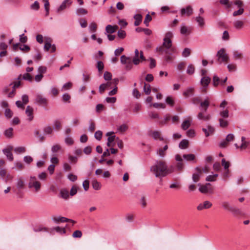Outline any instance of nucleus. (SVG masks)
<instances>
[{"label": "nucleus", "mask_w": 250, "mask_h": 250, "mask_svg": "<svg viewBox=\"0 0 250 250\" xmlns=\"http://www.w3.org/2000/svg\"><path fill=\"white\" fill-rule=\"evenodd\" d=\"M174 169L172 166L168 168L166 162L162 160L156 161L155 164L150 168V171L155 175V177L161 180L162 178L174 172Z\"/></svg>", "instance_id": "1"}, {"label": "nucleus", "mask_w": 250, "mask_h": 250, "mask_svg": "<svg viewBox=\"0 0 250 250\" xmlns=\"http://www.w3.org/2000/svg\"><path fill=\"white\" fill-rule=\"evenodd\" d=\"M173 37V34L171 32H167L166 33L165 38L163 39V42L162 45L158 46L156 48V52L163 54H171L175 52L176 49L172 46V41L171 39Z\"/></svg>", "instance_id": "2"}, {"label": "nucleus", "mask_w": 250, "mask_h": 250, "mask_svg": "<svg viewBox=\"0 0 250 250\" xmlns=\"http://www.w3.org/2000/svg\"><path fill=\"white\" fill-rule=\"evenodd\" d=\"M209 105V102L208 99L201 102L200 106L202 107L200 112L197 115V118L203 121L207 122L210 120V115L207 113V111Z\"/></svg>", "instance_id": "3"}, {"label": "nucleus", "mask_w": 250, "mask_h": 250, "mask_svg": "<svg viewBox=\"0 0 250 250\" xmlns=\"http://www.w3.org/2000/svg\"><path fill=\"white\" fill-rule=\"evenodd\" d=\"M41 184L37 180L35 176H31L28 183V187L30 188H34L35 192H38L41 189Z\"/></svg>", "instance_id": "4"}, {"label": "nucleus", "mask_w": 250, "mask_h": 250, "mask_svg": "<svg viewBox=\"0 0 250 250\" xmlns=\"http://www.w3.org/2000/svg\"><path fill=\"white\" fill-rule=\"evenodd\" d=\"M218 57V61L221 63L222 62H228L229 60V57L227 53L225 52L224 48H221L218 51L216 55Z\"/></svg>", "instance_id": "5"}, {"label": "nucleus", "mask_w": 250, "mask_h": 250, "mask_svg": "<svg viewBox=\"0 0 250 250\" xmlns=\"http://www.w3.org/2000/svg\"><path fill=\"white\" fill-rule=\"evenodd\" d=\"M234 135L233 134H228L225 140L222 141L219 144V146L221 148H225L228 146L229 143L234 140Z\"/></svg>", "instance_id": "6"}, {"label": "nucleus", "mask_w": 250, "mask_h": 250, "mask_svg": "<svg viewBox=\"0 0 250 250\" xmlns=\"http://www.w3.org/2000/svg\"><path fill=\"white\" fill-rule=\"evenodd\" d=\"M35 103L39 105L43 106H47L48 104V101L47 99L45 97H43L40 94H38L36 95Z\"/></svg>", "instance_id": "7"}, {"label": "nucleus", "mask_w": 250, "mask_h": 250, "mask_svg": "<svg viewBox=\"0 0 250 250\" xmlns=\"http://www.w3.org/2000/svg\"><path fill=\"white\" fill-rule=\"evenodd\" d=\"M13 149V147L11 146H9L7 148L2 150L3 153L6 155L7 158L10 161H12L14 159L13 154L11 153V151Z\"/></svg>", "instance_id": "8"}, {"label": "nucleus", "mask_w": 250, "mask_h": 250, "mask_svg": "<svg viewBox=\"0 0 250 250\" xmlns=\"http://www.w3.org/2000/svg\"><path fill=\"white\" fill-rule=\"evenodd\" d=\"M175 160L178 162L176 165L177 170L182 171L184 167V165L181 156L179 154H176L175 155Z\"/></svg>", "instance_id": "9"}, {"label": "nucleus", "mask_w": 250, "mask_h": 250, "mask_svg": "<svg viewBox=\"0 0 250 250\" xmlns=\"http://www.w3.org/2000/svg\"><path fill=\"white\" fill-rule=\"evenodd\" d=\"M193 13V9L190 5L187 6L186 8H183L181 10V15L182 16H189Z\"/></svg>", "instance_id": "10"}, {"label": "nucleus", "mask_w": 250, "mask_h": 250, "mask_svg": "<svg viewBox=\"0 0 250 250\" xmlns=\"http://www.w3.org/2000/svg\"><path fill=\"white\" fill-rule=\"evenodd\" d=\"M195 170L197 171V172L192 174V179L194 182L196 183L200 180L202 174V170L198 167H196Z\"/></svg>", "instance_id": "11"}, {"label": "nucleus", "mask_w": 250, "mask_h": 250, "mask_svg": "<svg viewBox=\"0 0 250 250\" xmlns=\"http://www.w3.org/2000/svg\"><path fill=\"white\" fill-rule=\"evenodd\" d=\"M52 220L56 223H58L60 222L62 223L71 222L73 223H75V222L74 220L62 216L54 217L52 218Z\"/></svg>", "instance_id": "12"}, {"label": "nucleus", "mask_w": 250, "mask_h": 250, "mask_svg": "<svg viewBox=\"0 0 250 250\" xmlns=\"http://www.w3.org/2000/svg\"><path fill=\"white\" fill-rule=\"evenodd\" d=\"M25 114L28 117V120L29 122H31L33 120V118H34L33 108L32 107H31L30 105H28L26 107V108L25 110Z\"/></svg>", "instance_id": "13"}, {"label": "nucleus", "mask_w": 250, "mask_h": 250, "mask_svg": "<svg viewBox=\"0 0 250 250\" xmlns=\"http://www.w3.org/2000/svg\"><path fill=\"white\" fill-rule=\"evenodd\" d=\"M194 94V88L193 87H188L184 90L183 95L186 98H188L193 96Z\"/></svg>", "instance_id": "14"}, {"label": "nucleus", "mask_w": 250, "mask_h": 250, "mask_svg": "<svg viewBox=\"0 0 250 250\" xmlns=\"http://www.w3.org/2000/svg\"><path fill=\"white\" fill-rule=\"evenodd\" d=\"M212 204L208 201H205L203 204H199L197 207V209L198 210H202L204 209H207L210 208L212 206Z\"/></svg>", "instance_id": "15"}, {"label": "nucleus", "mask_w": 250, "mask_h": 250, "mask_svg": "<svg viewBox=\"0 0 250 250\" xmlns=\"http://www.w3.org/2000/svg\"><path fill=\"white\" fill-rule=\"evenodd\" d=\"M70 5V2L69 0H64L61 5L58 7L57 10L58 13H60L62 10H64L67 6Z\"/></svg>", "instance_id": "16"}, {"label": "nucleus", "mask_w": 250, "mask_h": 250, "mask_svg": "<svg viewBox=\"0 0 250 250\" xmlns=\"http://www.w3.org/2000/svg\"><path fill=\"white\" fill-rule=\"evenodd\" d=\"M140 53V52H139V50L136 49L135 50V56L132 59V62L135 65H138L141 62L139 59Z\"/></svg>", "instance_id": "17"}, {"label": "nucleus", "mask_w": 250, "mask_h": 250, "mask_svg": "<svg viewBox=\"0 0 250 250\" xmlns=\"http://www.w3.org/2000/svg\"><path fill=\"white\" fill-rule=\"evenodd\" d=\"M210 78L208 76H205L202 78L200 83L204 87L206 88L210 82Z\"/></svg>", "instance_id": "18"}, {"label": "nucleus", "mask_w": 250, "mask_h": 250, "mask_svg": "<svg viewBox=\"0 0 250 250\" xmlns=\"http://www.w3.org/2000/svg\"><path fill=\"white\" fill-rule=\"evenodd\" d=\"M4 135L8 139L12 138L13 137V128L12 127H9L6 129L4 132Z\"/></svg>", "instance_id": "19"}, {"label": "nucleus", "mask_w": 250, "mask_h": 250, "mask_svg": "<svg viewBox=\"0 0 250 250\" xmlns=\"http://www.w3.org/2000/svg\"><path fill=\"white\" fill-rule=\"evenodd\" d=\"M189 142L188 140H182L179 144V147L181 149H186L188 147Z\"/></svg>", "instance_id": "20"}, {"label": "nucleus", "mask_w": 250, "mask_h": 250, "mask_svg": "<svg viewBox=\"0 0 250 250\" xmlns=\"http://www.w3.org/2000/svg\"><path fill=\"white\" fill-rule=\"evenodd\" d=\"M118 28L117 25L112 26L111 25H107L105 28V31L107 33L112 34L115 32Z\"/></svg>", "instance_id": "21"}, {"label": "nucleus", "mask_w": 250, "mask_h": 250, "mask_svg": "<svg viewBox=\"0 0 250 250\" xmlns=\"http://www.w3.org/2000/svg\"><path fill=\"white\" fill-rule=\"evenodd\" d=\"M134 18L135 20L134 25L137 26L140 25L142 21V16L141 14H137L134 15Z\"/></svg>", "instance_id": "22"}, {"label": "nucleus", "mask_w": 250, "mask_h": 250, "mask_svg": "<svg viewBox=\"0 0 250 250\" xmlns=\"http://www.w3.org/2000/svg\"><path fill=\"white\" fill-rule=\"evenodd\" d=\"M218 122L220 126L222 128H226L229 125V122L226 119L219 118Z\"/></svg>", "instance_id": "23"}, {"label": "nucleus", "mask_w": 250, "mask_h": 250, "mask_svg": "<svg viewBox=\"0 0 250 250\" xmlns=\"http://www.w3.org/2000/svg\"><path fill=\"white\" fill-rule=\"evenodd\" d=\"M60 194L61 197L65 200L68 199L69 196L68 191L65 188L61 190Z\"/></svg>", "instance_id": "24"}, {"label": "nucleus", "mask_w": 250, "mask_h": 250, "mask_svg": "<svg viewBox=\"0 0 250 250\" xmlns=\"http://www.w3.org/2000/svg\"><path fill=\"white\" fill-rule=\"evenodd\" d=\"M220 3L225 5L226 8H229L231 7L233 1H229V0H220Z\"/></svg>", "instance_id": "25"}, {"label": "nucleus", "mask_w": 250, "mask_h": 250, "mask_svg": "<svg viewBox=\"0 0 250 250\" xmlns=\"http://www.w3.org/2000/svg\"><path fill=\"white\" fill-rule=\"evenodd\" d=\"M244 24V22L240 20H237L233 22V25L237 29H241L243 27Z\"/></svg>", "instance_id": "26"}, {"label": "nucleus", "mask_w": 250, "mask_h": 250, "mask_svg": "<svg viewBox=\"0 0 250 250\" xmlns=\"http://www.w3.org/2000/svg\"><path fill=\"white\" fill-rule=\"evenodd\" d=\"M191 125L190 121L189 120H185L181 125V127L183 130H187Z\"/></svg>", "instance_id": "27"}, {"label": "nucleus", "mask_w": 250, "mask_h": 250, "mask_svg": "<svg viewBox=\"0 0 250 250\" xmlns=\"http://www.w3.org/2000/svg\"><path fill=\"white\" fill-rule=\"evenodd\" d=\"M61 127H62L61 122L58 120L54 121V124H53L54 129L57 131H59L61 129Z\"/></svg>", "instance_id": "28"}, {"label": "nucleus", "mask_w": 250, "mask_h": 250, "mask_svg": "<svg viewBox=\"0 0 250 250\" xmlns=\"http://www.w3.org/2000/svg\"><path fill=\"white\" fill-rule=\"evenodd\" d=\"M87 13L88 12L87 10L84 9L83 8H79L76 10V13L78 16L86 15L87 14Z\"/></svg>", "instance_id": "29"}, {"label": "nucleus", "mask_w": 250, "mask_h": 250, "mask_svg": "<svg viewBox=\"0 0 250 250\" xmlns=\"http://www.w3.org/2000/svg\"><path fill=\"white\" fill-rule=\"evenodd\" d=\"M113 134V132H108L106 134V135L107 136H108L107 138V141L108 142H111L112 143L114 141L116 137L115 135Z\"/></svg>", "instance_id": "30"}, {"label": "nucleus", "mask_w": 250, "mask_h": 250, "mask_svg": "<svg viewBox=\"0 0 250 250\" xmlns=\"http://www.w3.org/2000/svg\"><path fill=\"white\" fill-rule=\"evenodd\" d=\"M219 83H220V78L216 75H214L212 79V84L214 87H217Z\"/></svg>", "instance_id": "31"}, {"label": "nucleus", "mask_w": 250, "mask_h": 250, "mask_svg": "<svg viewBox=\"0 0 250 250\" xmlns=\"http://www.w3.org/2000/svg\"><path fill=\"white\" fill-rule=\"evenodd\" d=\"M92 186L93 188L95 190H99L101 188L100 183L96 180L92 181Z\"/></svg>", "instance_id": "32"}, {"label": "nucleus", "mask_w": 250, "mask_h": 250, "mask_svg": "<svg viewBox=\"0 0 250 250\" xmlns=\"http://www.w3.org/2000/svg\"><path fill=\"white\" fill-rule=\"evenodd\" d=\"M44 2V6L46 11L45 16H48L49 13V0H43Z\"/></svg>", "instance_id": "33"}, {"label": "nucleus", "mask_w": 250, "mask_h": 250, "mask_svg": "<svg viewBox=\"0 0 250 250\" xmlns=\"http://www.w3.org/2000/svg\"><path fill=\"white\" fill-rule=\"evenodd\" d=\"M152 136L154 139L156 140L159 139L161 141H163L164 139L163 137L160 136V133L157 131H153L152 133Z\"/></svg>", "instance_id": "34"}, {"label": "nucleus", "mask_w": 250, "mask_h": 250, "mask_svg": "<svg viewBox=\"0 0 250 250\" xmlns=\"http://www.w3.org/2000/svg\"><path fill=\"white\" fill-rule=\"evenodd\" d=\"M219 115L221 116L220 118L227 119L229 116V110L228 109L224 110L220 112Z\"/></svg>", "instance_id": "35"}, {"label": "nucleus", "mask_w": 250, "mask_h": 250, "mask_svg": "<svg viewBox=\"0 0 250 250\" xmlns=\"http://www.w3.org/2000/svg\"><path fill=\"white\" fill-rule=\"evenodd\" d=\"M222 207L224 209L228 210L230 211V208H231L232 206H231L229 203L227 201H223L221 203Z\"/></svg>", "instance_id": "36"}, {"label": "nucleus", "mask_w": 250, "mask_h": 250, "mask_svg": "<svg viewBox=\"0 0 250 250\" xmlns=\"http://www.w3.org/2000/svg\"><path fill=\"white\" fill-rule=\"evenodd\" d=\"M195 71V67L192 64H189L187 68V73L188 75H192Z\"/></svg>", "instance_id": "37"}, {"label": "nucleus", "mask_w": 250, "mask_h": 250, "mask_svg": "<svg viewBox=\"0 0 250 250\" xmlns=\"http://www.w3.org/2000/svg\"><path fill=\"white\" fill-rule=\"evenodd\" d=\"M144 91L146 95H149L151 92L150 85L144 83Z\"/></svg>", "instance_id": "38"}, {"label": "nucleus", "mask_w": 250, "mask_h": 250, "mask_svg": "<svg viewBox=\"0 0 250 250\" xmlns=\"http://www.w3.org/2000/svg\"><path fill=\"white\" fill-rule=\"evenodd\" d=\"M22 79L24 80L28 81L29 82H32V80H33V77L31 75V74H30L29 73H26L23 75V76L22 77Z\"/></svg>", "instance_id": "39"}, {"label": "nucleus", "mask_w": 250, "mask_h": 250, "mask_svg": "<svg viewBox=\"0 0 250 250\" xmlns=\"http://www.w3.org/2000/svg\"><path fill=\"white\" fill-rule=\"evenodd\" d=\"M30 8L32 10L38 11L40 9V4L38 1H36L30 5Z\"/></svg>", "instance_id": "40"}, {"label": "nucleus", "mask_w": 250, "mask_h": 250, "mask_svg": "<svg viewBox=\"0 0 250 250\" xmlns=\"http://www.w3.org/2000/svg\"><path fill=\"white\" fill-rule=\"evenodd\" d=\"M152 20V18L151 16L147 14L145 17V20L144 21V23L146 25V26H149V22Z\"/></svg>", "instance_id": "41"}, {"label": "nucleus", "mask_w": 250, "mask_h": 250, "mask_svg": "<svg viewBox=\"0 0 250 250\" xmlns=\"http://www.w3.org/2000/svg\"><path fill=\"white\" fill-rule=\"evenodd\" d=\"M127 128L128 126L126 125L123 124L118 127L117 130L118 131L123 133L126 131Z\"/></svg>", "instance_id": "42"}, {"label": "nucleus", "mask_w": 250, "mask_h": 250, "mask_svg": "<svg viewBox=\"0 0 250 250\" xmlns=\"http://www.w3.org/2000/svg\"><path fill=\"white\" fill-rule=\"evenodd\" d=\"M183 158L187 161H192L195 159V155L192 154H184Z\"/></svg>", "instance_id": "43"}, {"label": "nucleus", "mask_w": 250, "mask_h": 250, "mask_svg": "<svg viewBox=\"0 0 250 250\" xmlns=\"http://www.w3.org/2000/svg\"><path fill=\"white\" fill-rule=\"evenodd\" d=\"M104 78L105 81H110L112 79V74L110 72L105 71L104 74Z\"/></svg>", "instance_id": "44"}, {"label": "nucleus", "mask_w": 250, "mask_h": 250, "mask_svg": "<svg viewBox=\"0 0 250 250\" xmlns=\"http://www.w3.org/2000/svg\"><path fill=\"white\" fill-rule=\"evenodd\" d=\"M131 60L129 57H127L125 55H122L121 57V62L122 64H125L127 62H129Z\"/></svg>", "instance_id": "45"}, {"label": "nucleus", "mask_w": 250, "mask_h": 250, "mask_svg": "<svg viewBox=\"0 0 250 250\" xmlns=\"http://www.w3.org/2000/svg\"><path fill=\"white\" fill-rule=\"evenodd\" d=\"M218 175L217 174H215L213 175H208V176L206 178V180L207 181H210V182H213L215 181L216 180V178L218 177Z\"/></svg>", "instance_id": "46"}, {"label": "nucleus", "mask_w": 250, "mask_h": 250, "mask_svg": "<svg viewBox=\"0 0 250 250\" xmlns=\"http://www.w3.org/2000/svg\"><path fill=\"white\" fill-rule=\"evenodd\" d=\"M230 211L234 215H239L241 214V210L237 208L232 207Z\"/></svg>", "instance_id": "47"}, {"label": "nucleus", "mask_w": 250, "mask_h": 250, "mask_svg": "<svg viewBox=\"0 0 250 250\" xmlns=\"http://www.w3.org/2000/svg\"><path fill=\"white\" fill-rule=\"evenodd\" d=\"M14 151L17 153H24L25 152L26 149L23 146H20V147H17L15 148Z\"/></svg>", "instance_id": "48"}, {"label": "nucleus", "mask_w": 250, "mask_h": 250, "mask_svg": "<svg viewBox=\"0 0 250 250\" xmlns=\"http://www.w3.org/2000/svg\"><path fill=\"white\" fill-rule=\"evenodd\" d=\"M104 67V63L102 61H98L97 64V68L98 69V71L101 73Z\"/></svg>", "instance_id": "49"}, {"label": "nucleus", "mask_w": 250, "mask_h": 250, "mask_svg": "<svg viewBox=\"0 0 250 250\" xmlns=\"http://www.w3.org/2000/svg\"><path fill=\"white\" fill-rule=\"evenodd\" d=\"M70 95L68 93H64L62 95V100L64 102H68L70 103Z\"/></svg>", "instance_id": "50"}, {"label": "nucleus", "mask_w": 250, "mask_h": 250, "mask_svg": "<svg viewBox=\"0 0 250 250\" xmlns=\"http://www.w3.org/2000/svg\"><path fill=\"white\" fill-rule=\"evenodd\" d=\"M102 136H103V133L100 130H98V131H96L95 133V134H94L95 138L97 140H99V141L101 140V139H102Z\"/></svg>", "instance_id": "51"}, {"label": "nucleus", "mask_w": 250, "mask_h": 250, "mask_svg": "<svg viewBox=\"0 0 250 250\" xmlns=\"http://www.w3.org/2000/svg\"><path fill=\"white\" fill-rule=\"evenodd\" d=\"M47 68L45 66H40L38 68V72L39 74H44L46 72Z\"/></svg>", "instance_id": "52"}, {"label": "nucleus", "mask_w": 250, "mask_h": 250, "mask_svg": "<svg viewBox=\"0 0 250 250\" xmlns=\"http://www.w3.org/2000/svg\"><path fill=\"white\" fill-rule=\"evenodd\" d=\"M199 191L203 193H207L208 192V188L205 185L201 186L199 188Z\"/></svg>", "instance_id": "53"}, {"label": "nucleus", "mask_w": 250, "mask_h": 250, "mask_svg": "<svg viewBox=\"0 0 250 250\" xmlns=\"http://www.w3.org/2000/svg\"><path fill=\"white\" fill-rule=\"evenodd\" d=\"M166 102L170 106H174V102L171 97H170V96L167 97L166 99Z\"/></svg>", "instance_id": "54"}, {"label": "nucleus", "mask_w": 250, "mask_h": 250, "mask_svg": "<svg viewBox=\"0 0 250 250\" xmlns=\"http://www.w3.org/2000/svg\"><path fill=\"white\" fill-rule=\"evenodd\" d=\"M222 165L224 167V168L225 170L229 169V167L230 164L229 162H227L225 160V159H223L221 161Z\"/></svg>", "instance_id": "55"}, {"label": "nucleus", "mask_w": 250, "mask_h": 250, "mask_svg": "<svg viewBox=\"0 0 250 250\" xmlns=\"http://www.w3.org/2000/svg\"><path fill=\"white\" fill-rule=\"evenodd\" d=\"M4 115L7 118H11L13 116V112L10 109L7 108L5 110Z\"/></svg>", "instance_id": "56"}, {"label": "nucleus", "mask_w": 250, "mask_h": 250, "mask_svg": "<svg viewBox=\"0 0 250 250\" xmlns=\"http://www.w3.org/2000/svg\"><path fill=\"white\" fill-rule=\"evenodd\" d=\"M188 28L184 24H182L180 29V33L182 34H186L188 32Z\"/></svg>", "instance_id": "57"}, {"label": "nucleus", "mask_w": 250, "mask_h": 250, "mask_svg": "<svg viewBox=\"0 0 250 250\" xmlns=\"http://www.w3.org/2000/svg\"><path fill=\"white\" fill-rule=\"evenodd\" d=\"M78 187L76 186H73L70 191V195L71 196H73L76 195L77 193Z\"/></svg>", "instance_id": "58"}, {"label": "nucleus", "mask_w": 250, "mask_h": 250, "mask_svg": "<svg viewBox=\"0 0 250 250\" xmlns=\"http://www.w3.org/2000/svg\"><path fill=\"white\" fill-rule=\"evenodd\" d=\"M190 54V50L188 48H186L184 49L182 52V56L184 57H187Z\"/></svg>", "instance_id": "59"}, {"label": "nucleus", "mask_w": 250, "mask_h": 250, "mask_svg": "<svg viewBox=\"0 0 250 250\" xmlns=\"http://www.w3.org/2000/svg\"><path fill=\"white\" fill-rule=\"evenodd\" d=\"M61 148L59 145L56 144L53 145L51 147V151L52 152L55 153L58 152Z\"/></svg>", "instance_id": "60"}, {"label": "nucleus", "mask_w": 250, "mask_h": 250, "mask_svg": "<svg viewBox=\"0 0 250 250\" xmlns=\"http://www.w3.org/2000/svg\"><path fill=\"white\" fill-rule=\"evenodd\" d=\"M53 229L61 234H64L66 232L64 228H61L60 227H55Z\"/></svg>", "instance_id": "61"}, {"label": "nucleus", "mask_w": 250, "mask_h": 250, "mask_svg": "<svg viewBox=\"0 0 250 250\" xmlns=\"http://www.w3.org/2000/svg\"><path fill=\"white\" fill-rule=\"evenodd\" d=\"M65 143L68 145H72L74 143V141L71 137L68 136L65 138Z\"/></svg>", "instance_id": "62"}, {"label": "nucleus", "mask_w": 250, "mask_h": 250, "mask_svg": "<svg viewBox=\"0 0 250 250\" xmlns=\"http://www.w3.org/2000/svg\"><path fill=\"white\" fill-rule=\"evenodd\" d=\"M118 36L121 39H124L126 36V33L124 30H119L118 31Z\"/></svg>", "instance_id": "63"}, {"label": "nucleus", "mask_w": 250, "mask_h": 250, "mask_svg": "<svg viewBox=\"0 0 250 250\" xmlns=\"http://www.w3.org/2000/svg\"><path fill=\"white\" fill-rule=\"evenodd\" d=\"M23 161L25 163L29 164L33 161V159L30 156H26L24 157Z\"/></svg>", "instance_id": "64"}]
</instances>
